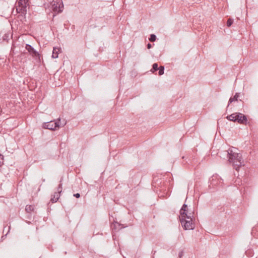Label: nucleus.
<instances>
[{
    "mask_svg": "<svg viewBox=\"0 0 258 258\" xmlns=\"http://www.w3.org/2000/svg\"><path fill=\"white\" fill-rule=\"evenodd\" d=\"M227 155L229 162L233 163V166L236 170H238L242 166L243 161L241 155L233 152L232 150L227 151Z\"/></svg>",
    "mask_w": 258,
    "mask_h": 258,
    "instance_id": "obj_1",
    "label": "nucleus"
},
{
    "mask_svg": "<svg viewBox=\"0 0 258 258\" xmlns=\"http://www.w3.org/2000/svg\"><path fill=\"white\" fill-rule=\"evenodd\" d=\"M67 123L66 121L63 120L61 121L60 118H59L56 120H51L47 122H44L42 124V127L45 129H48L52 131L56 130L61 126H64Z\"/></svg>",
    "mask_w": 258,
    "mask_h": 258,
    "instance_id": "obj_2",
    "label": "nucleus"
},
{
    "mask_svg": "<svg viewBox=\"0 0 258 258\" xmlns=\"http://www.w3.org/2000/svg\"><path fill=\"white\" fill-rule=\"evenodd\" d=\"M226 118L230 121L237 122L242 124H246L247 122L246 116L239 112L234 113L230 115H228Z\"/></svg>",
    "mask_w": 258,
    "mask_h": 258,
    "instance_id": "obj_3",
    "label": "nucleus"
},
{
    "mask_svg": "<svg viewBox=\"0 0 258 258\" xmlns=\"http://www.w3.org/2000/svg\"><path fill=\"white\" fill-rule=\"evenodd\" d=\"M180 214L181 218L186 219L195 218V213L194 209L188 208L187 205L184 204L180 210Z\"/></svg>",
    "mask_w": 258,
    "mask_h": 258,
    "instance_id": "obj_4",
    "label": "nucleus"
},
{
    "mask_svg": "<svg viewBox=\"0 0 258 258\" xmlns=\"http://www.w3.org/2000/svg\"><path fill=\"white\" fill-rule=\"evenodd\" d=\"M28 2L29 0H19L16 8L17 13L25 15L27 12V7L29 6Z\"/></svg>",
    "mask_w": 258,
    "mask_h": 258,
    "instance_id": "obj_5",
    "label": "nucleus"
},
{
    "mask_svg": "<svg viewBox=\"0 0 258 258\" xmlns=\"http://www.w3.org/2000/svg\"><path fill=\"white\" fill-rule=\"evenodd\" d=\"M193 220H195V218L186 219L181 218L180 221L182 227L185 230H190L195 228Z\"/></svg>",
    "mask_w": 258,
    "mask_h": 258,
    "instance_id": "obj_6",
    "label": "nucleus"
},
{
    "mask_svg": "<svg viewBox=\"0 0 258 258\" xmlns=\"http://www.w3.org/2000/svg\"><path fill=\"white\" fill-rule=\"evenodd\" d=\"M26 49L34 57H39V54L31 45L26 44Z\"/></svg>",
    "mask_w": 258,
    "mask_h": 258,
    "instance_id": "obj_7",
    "label": "nucleus"
},
{
    "mask_svg": "<svg viewBox=\"0 0 258 258\" xmlns=\"http://www.w3.org/2000/svg\"><path fill=\"white\" fill-rule=\"evenodd\" d=\"M217 180H219V184H220L222 180V179H219L217 176H213L210 179L211 184L213 186H216L218 184Z\"/></svg>",
    "mask_w": 258,
    "mask_h": 258,
    "instance_id": "obj_8",
    "label": "nucleus"
},
{
    "mask_svg": "<svg viewBox=\"0 0 258 258\" xmlns=\"http://www.w3.org/2000/svg\"><path fill=\"white\" fill-rule=\"evenodd\" d=\"M239 94L238 93H236L234 95L233 97H231L229 99V102H228V104L227 107H228L229 106V104L230 103H231L232 102L235 101H237V99H238V98L239 97Z\"/></svg>",
    "mask_w": 258,
    "mask_h": 258,
    "instance_id": "obj_9",
    "label": "nucleus"
},
{
    "mask_svg": "<svg viewBox=\"0 0 258 258\" xmlns=\"http://www.w3.org/2000/svg\"><path fill=\"white\" fill-rule=\"evenodd\" d=\"M59 197H60V195H59L58 193L55 192L54 195L52 196L50 201L53 203H55L58 201V200L59 198Z\"/></svg>",
    "mask_w": 258,
    "mask_h": 258,
    "instance_id": "obj_10",
    "label": "nucleus"
},
{
    "mask_svg": "<svg viewBox=\"0 0 258 258\" xmlns=\"http://www.w3.org/2000/svg\"><path fill=\"white\" fill-rule=\"evenodd\" d=\"M59 51V48L57 47H54L53 52L52 54V57L56 58L58 57V52Z\"/></svg>",
    "mask_w": 258,
    "mask_h": 258,
    "instance_id": "obj_11",
    "label": "nucleus"
},
{
    "mask_svg": "<svg viewBox=\"0 0 258 258\" xmlns=\"http://www.w3.org/2000/svg\"><path fill=\"white\" fill-rule=\"evenodd\" d=\"M12 35L10 32H8L6 33L3 36V41L8 42L10 39V37H12Z\"/></svg>",
    "mask_w": 258,
    "mask_h": 258,
    "instance_id": "obj_12",
    "label": "nucleus"
},
{
    "mask_svg": "<svg viewBox=\"0 0 258 258\" xmlns=\"http://www.w3.org/2000/svg\"><path fill=\"white\" fill-rule=\"evenodd\" d=\"M34 210V207L32 205H27L26 206V208H25V211L27 212V213H31L32 211H33Z\"/></svg>",
    "mask_w": 258,
    "mask_h": 258,
    "instance_id": "obj_13",
    "label": "nucleus"
},
{
    "mask_svg": "<svg viewBox=\"0 0 258 258\" xmlns=\"http://www.w3.org/2000/svg\"><path fill=\"white\" fill-rule=\"evenodd\" d=\"M159 72L158 74L159 76L162 75L164 73V66H160L159 67L158 70Z\"/></svg>",
    "mask_w": 258,
    "mask_h": 258,
    "instance_id": "obj_14",
    "label": "nucleus"
},
{
    "mask_svg": "<svg viewBox=\"0 0 258 258\" xmlns=\"http://www.w3.org/2000/svg\"><path fill=\"white\" fill-rule=\"evenodd\" d=\"M158 65L157 63H154L152 66V69L151 71L153 73H154L155 72L157 71L158 70Z\"/></svg>",
    "mask_w": 258,
    "mask_h": 258,
    "instance_id": "obj_15",
    "label": "nucleus"
},
{
    "mask_svg": "<svg viewBox=\"0 0 258 258\" xmlns=\"http://www.w3.org/2000/svg\"><path fill=\"white\" fill-rule=\"evenodd\" d=\"M149 39L151 42H154L156 39V36L154 34H152L150 35Z\"/></svg>",
    "mask_w": 258,
    "mask_h": 258,
    "instance_id": "obj_16",
    "label": "nucleus"
},
{
    "mask_svg": "<svg viewBox=\"0 0 258 258\" xmlns=\"http://www.w3.org/2000/svg\"><path fill=\"white\" fill-rule=\"evenodd\" d=\"M233 20L231 18H229L227 21L226 25L228 27H230L233 24Z\"/></svg>",
    "mask_w": 258,
    "mask_h": 258,
    "instance_id": "obj_17",
    "label": "nucleus"
},
{
    "mask_svg": "<svg viewBox=\"0 0 258 258\" xmlns=\"http://www.w3.org/2000/svg\"><path fill=\"white\" fill-rule=\"evenodd\" d=\"M62 183H60L57 187V193H58L59 195H60V194L61 192L62 191Z\"/></svg>",
    "mask_w": 258,
    "mask_h": 258,
    "instance_id": "obj_18",
    "label": "nucleus"
},
{
    "mask_svg": "<svg viewBox=\"0 0 258 258\" xmlns=\"http://www.w3.org/2000/svg\"><path fill=\"white\" fill-rule=\"evenodd\" d=\"M117 226L119 227L120 226V225L118 223L116 222L114 224V226H113V230H116L117 229Z\"/></svg>",
    "mask_w": 258,
    "mask_h": 258,
    "instance_id": "obj_19",
    "label": "nucleus"
},
{
    "mask_svg": "<svg viewBox=\"0 0 258 258\" xmlns=\"http://www.w3.org/2000/svg\"><path fill=\"white\" fill-rule=\"evenodd\" d=\"M4 156L0 153V164H3Z\"/></svg>",
    "mask_w": 258,
    "mask_h": 258,
    "instance_id": "obj_20",
    "label": "nucleus"
},
{
    "mask_svg": "<svg viewBox=\"0 0 258 258\" xmlns=\"http://www.w3.org/2000/svg\"><path fill=\"white\" fill-rule=\"evenodd\" d=\"M73 196L76 198H79L80 197V194L79 193L75 194Z\"/></svg>",
    "mask_w": 258,
    "mask_h": 258,
    "instance_id": "obj_21",
    "label": "nucleus"
},
{
    "mask_svg": "<svg viewBox=\"0 0 258 258\" xmlns=\"http://www.w3.org/2000/svg\"><path fill=\"white\" fill-rule=\"evenodd\" d=\"M183 252L182 251H180L178 253V257L181 258L183 256Z\"/></svg>",
    "mask_w": 258,
    "mask_h": 258,
    "instance_id": "obj_22",
    "label": "nucleus"
},
{
    "mask_svg": "<svg viewBox=\"0 0 258 258\" xmlns=\"http://www.w3.org/2000/svg\"><path fill=\"white\" fill-rule=\"evenodd\" d=\"M152 47V45H151L150 43H148V44H147V48H148V49L151 48Z\"/></svg>",
    "mask_w": 258,
    "mask_h": 258,
    "instance_id": "obj_23",
    "label": "nucleus"
},
{
    "mask_svg": "<svg viewBox=\"0 0 258 258\" xmlns=\"http://www.w3.org/2000/svg\"><path fill=\"white\" fill-rule=\"evenodd\" d=\"M62 10L61 8L60 7H59V11H58V13H60L62 12Z\"/></svg>",
    "mask_w": 258,
    "mask_h": 258,
    "instance_id": "obj_24",
    "label": "nucleus"
},
{
    "mask_svg": "<svg viewBox=\"0 0 258 258\" xmlns=\"http://www.w3.org/2000/svg\"><path fill=\"white\" fill-rule=\"evenodd\" d=\"M8 229H9V231L10 229V226H9Z\"/></svg>",
    "mask_w": 258,
    "mask_h": 258,
    "instance_id": "obj_25",
    "label": "nucleus"
}]
</instances>
